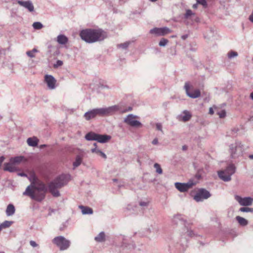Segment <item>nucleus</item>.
I'll use <instances>...</instances> for the list:
<instances>
[{"label":"nucleus","mask_w":253,"mask_h":253,"mask_svg":"<svg viewBox=\"0 0 253 253\" xmlns=\"http://www.w3.org/2000/svg\"><path fill=\"white\" fill-rule=\"evenodd\" d=\"M83 161V155H78L76 156L75 161L73 163V167L76 168L79 167Z\"/></svg>","instance_id":"b1692460"},{"label":"nucleus","mask_w":253,"mask_h":253,"mask_svg":"<svg viewBox=\"0 0 253 253\" xmlns=\"http://www.w3.org/2000/svg\"><path fill=\"white\" fill-rule=\"evenodd\" d=\"M97 133L93 132H89L87 133L85 136V138L86 140L88 141L95 140H97Z\"/></svg>","instance_id":"4be33fe9"},{"label":"nucleus","mask_w":253,"mask_h":253,"mask_svg":"<svg viewBox=\"0 0 253 253\" xmlns=\"http://www.w3.org/2000/svg\"><path fill=\"white\" fill-rule=\"evenodd\" d=\"M182 150H183V151L186 150H187V146H186V145H183V146H182Z\"/></svg>","instance_id":"3c124183"},{"label":"nucleus","mask_w":253,"mask_h":253,"mask_svg":"<svg viewBox=\"0 0 253 253\" xmlns=\"http://www.w3.org/2000/svg\"><path fill=\"white\" fill-rule=\"evenodd\" d=\"M250 96L251 99L253 100V92L251 93Z\"/></svg>","instance_id":"6e6d98bb"},{"label":"nucleus","mask_w":253,"mask_h":253,"mask_svg":"<svg viewBox=\"0 0 253 253\" xmlns=\"http://www.w3.org/2000/svg\"><path fill=\"white\" fill-rule=\"evenodd\" d=\"M132 110V107H129L128 108V109L127 110H126V111H125L124 112H126V111H131Z\"/></svg>","instance_id":"5fc2aeb1"},{"label":"nucleus","mask_w":253,"mask_h":253,"mask_svg":"<svg viewBox=\"0 0 253 253\" xmlns=\"http://www.w3.org/2000/svg\"><path fill=\"white\" fill-rule=\"evenodd\" d=\"M185 227L186 228V233L188 236L191 238H197L201 236V235L195 232V231L192 230L190 228H189L187 225Z\"/></svg>","instance_id":"a211bd4d"},{"label":"nucleus","mask_w":253,"mask_h":253,"mask_svg":"<svg viewBox=\"0 0 253 253\" xmlns=\"http://www.w3.org/2000/svg\"><path fill=\"white\" fill-rule=\"evenodd\" d=\"M2 228H1V226H0V231L1 230Z\"/></svg>","instance_id":"338daca9"},{"label":"nucleus","mask_w":253,"mask_h":253,"mask_svg":"<svg viewBox=\"0 0 253 253\" xmlns=\"http://www.w3.org/2000/svg\"><path fill=\"white\" fill-rule=\"evenodd\" d=\"M30 245L33 247H36L38 245L34 241H31L30 242Z\"/></svg>","instance_id":"c03bdc74"},{"label":"nucleus","mask_w":253,"mask_h":253,"mask_svg":"<svg viewBox=\"0 0 253 253\" xmlns=\"http://www.w3.org/2000/svg\"><path fill=\"white\" fill-rule=\"evenodd\" d=\"M236 219L240 225L242 226H246L248 224V220L242 217L237 216Z\"/></svg>","instance_id":"393cba45"},{"label":"nucleus","mask_w":253,"mask_h":253,"mask_svg":"<svg viewBox=\"0 0 253 253\" xmlns=\"http://www.w3.org/2000/svg\"><path fill=\"white\" fill-rule=\"evenodd\" d=\"M170 32V30L167 27L154 28L150 31V33L156 36H164Z\"/></svg>","instance_id":"9b49d317"},{"label":"nucleus","mask_w":253,"mask_h":253,"mask_svg":"<svg viewBox=\"0 0 253 253\" xmlns=\"http://www.w3.org/2000/svg\"><path fill=\"white\" fill-rule=\"evenodd\" d=\"M70 175L62 174L50 181L46 186L45 184L35 176L31 180V184L27 186L23 192L24 195L30 197L38 202H42L45 197V193L49 191L54 197H58L60 193L58 190L69 182Z\"/></svg>","instance_id":"f257e3e1"},{"label":"nucleus","mask_w":253,"mask_h":253,"mask_svg":"<svg viewBox=\"0 0 253 253\" xmlns=\"http://www.w3.org/2000/svg\"><path fill=\"white\" fill-rule=\"evenodd\" d=\"M139 205L140 206L143 207H147L148 205V203L146 202L141 201L139 202Z\"/></svg>","instance_id":"37998d69"},{"label":"nucleus","mask_w":253,"mask_h":253,"mask_svg":"<svg viewBox=\"0 0 253 253\" xmlns=\"http://www.w3.org/2000/svg\"><path fill=\"white\" fill-rule=\"evenodd\" d=\"M227 175V174L226 173H225V174H223L221 176H223V177H225Z\"/></svg>","instance_id":"13d9d810"},{"label":"nucleus","mask_w":253,"mask_h":253,"mask_svg":"<svg viewBox=\"0 0 253 253\" xmlns=\"http://www.w3.org/2000/svg\"><path fill=\"white\" fill-rule=\"evenodd\" d=\"M184 115L182 117V120L184 122H187L189 121L191 118V115L187 111H184L183 112Z\"/></svg>","instance_id":"c85d7f7f"},{"label":"nucleus","mask_w":253,"mask_h":253,"mask_svg":"<svg viewBox=\"0 0 253 253\" xmlns=\"http://www.w3.org/2000/svg\"><path fill=\"white\" fill-rule=\"evenodd\" d=\"M239 211L242 212H253V208L249 207H242L240 209Z\"/></svg>","instance_id":"c9c22d12"},{"label":"nucleus","mask_w":253,"mask_h":253,"mask_svg":"<svg viewBox=\"0 0 253 253\" xmlns=\"http://www.w3.org/2000/svg\"><path fill=\"white\" fill-rule=\"evenodd\" d=\"M104 87L108 88V87L107 85H105V86H104Z\"/></svg>","instance_id":"69168bd1"},{"label":"nucleus","mask_w":253,"mask_h":253,"mask_svg":"<svg viewBox=\"0 0 253 253\" xmlns=\"http://www.w3.org/2000/svg\"><path fill=\"white\" fill-rule=\"evenodd\" d=\"M119 111H120L119 106L118 105H114L107 108L92 109L86 112L84 115V117L86 120H89L97 115H110Z\"/></svg>","instance_id":"7ed1b4c3"},{"label":"nucleus","mask_w":253,"mask_h":253,"mask_svg":"<svg viewBox=\"0 0 253 253\" xmlns=\"http://www.w3.org/2000/svg\"><path fill=\"white\" fill-rule=\"evenodd\" d=\"M38 52V50L34 48L31 50H29L26 52V54L31 58H34L35 57V53Z\"/></svg>","instance_id":"c756f323"},{"label":"nucleus","mask_w":253,"mask_h":253,"mask_svg":"<svg viewBox=\"0 0 253 253\" xmlns=\"http://www.w3.org/2000/svg\"><path fill=\"white\" fill-rule=\"evenodd\" d=\"M15 211L14 206L12 204H9L6 210V214L7 216H11L13 215Z\"/></svg>","instance_id":"412c9836"},{"label":"nucleus","mask_w":253,"mask_h":253,"mask_svg":"<svg viewBox=\"0 0 253 253\" xmlns=\"http://www.w3.org/2000/svg\"><path fill=\"white\" fill-rule=\"evenodd\" d=\"M20 176H25L26 175V174L24 173H20L18 174Z\"/></svg>","instance_id":"864d4df0"},{"label":"nucleus","mask_w":253,"mask_h":253,"mask_svg":"<svg viewBox=\"0 0 253 253\" xmlns=\"http://www.w3.org/2000/svg\"><path fill=\"white\" fill-rule=\"evenodd\" d=\"M211 196V194L209 191L204 188H201L198 190L194 196V199L196 202H201L208 199Z\"/></svg>","instance_id":"0eeeda50"},{"label":"nucleus","mask_w":253,"mask_h":253,"mask_svg":"<svg viewBox=\"0 0 253 253\" xmlns=\"http://www.w3.org/2000/svg\"><path fill=\"white\" fill-rule=\"evenodd\" d=\"M198 3H195V4H194L193 5V6H192V7H193V8H194V9H196V8H197V7H198Z\"/></svg>","instance_id":"8fccbe9b"},{"label":"nucleus","mask_w":253,"mask_h":253,"mask_svg":"<svg viewBox=\"0 0 253 253\" xmlns=\"http://www.w3.org/2000/svg\"><path fill=\"white\" fill-rule=\"evenodd\" d=\"M33 27L35 29L40 30L43 27V25L40 22H35L33 23Z\"/></svg>","instance_id":"473e14b6"},{"label":"nucleus","mask_w":253,"mask_h":253,"mask_svg":"<svg viewBox=\"0 0 253 253\" xmlns=\"http://www.w3.org/2000/svg\"><path fill=\"white\" fill-rule=\"evenodd\" d=\"M244 150V146L240 141H236L229 146V151L232 158L235 159L242 156Z\"/></svg>","instance_id":"20e7f679"},{"label":"nucleus","mask_w":253,"mask_h":253,"mask_svg":"<svg viewBox=\"0 0 253 253\" xmlns=\"http://www.w3.org/2000/svg\"><path fill=\"white\" fill-rule=\"evenodd\" d=\"M154 167L156 169V172L158 174H162L163 173V170L159 164L155 163L154 165Z\"/></svg>","instance_id":"72a5a7b5"},{"label":"nucleus","mask_w":253,"mask_h":253,"mask_svg":"<svg viewBox=\"0 0 253 253\" xmlns=\"http://www.w3.org/2000/svg\"><path fill=\"white\" fill-rule=\"evenodd\" d=\"M93 145L94 146V147H96L97 148V144H96V143H94L93 144Z\"/></svg>","instance_id":"bf43d9fd"},{"label":"nucleus","mask_w":253,"mask_h":253,"mask_svg":"<svg viewBox=\"0 0 253 253\" xmlns=\"http://www.w3.org/2000/svg\"><path fill=\"white\" fill-rule=\"evenodd\" d=\"M238 55V53L236 51L231 50L228 53L227 56L228 58L231 59L233 57H237Z\"/></svg>","instance_id":"f704fd0d"},{"label":"nucleus","mask_w":253,"mask_h":253,"mask_svg":"<svg viewBox=\"0 0 253 253\" xmlns=\"http://www.w3.org/2000/svg\"><path fill=\"white\" fill-rule=\"evenodd\" d=\"M214 113L213 110L212 108H210L209 109V114L211 115H213Z\"/></svg>","instance_id":"09e8293b"},{"label":"nucleus","mask_w":253,"mask_h":253,"mask_svg":"<svg viewBox=\"0 0 253 253\" xmlns=\"http://www.w3.org/2000/svg\"><path fill=\"white\" fill-rule=\"evenodd\" d=\"M188 35L187 34H185V35H183L181 36V38L183 40H185L188 38Z\"/></svg>","instance_id":"de8ad7c7"},{"label":"nucleus","mask_w":253,"mask_h":253,"mask_svg":"<svg viewBox=\"0 0 253 253\" xmlns=\"http://www.w3.org/2000/svg\"><path fill=\"white\" fill-rule=\"evenodd\" d=\"M91 152L93 153H96L97 155H100L102 157H103L104 159H106L107 156L106 154L101 151L100 150L97 149L96 147H94L93 148H92L91 149Z\"/></svg>","instance_id":"bb28decb"},{"label":"nucleus","mask_w":253,"mask_h":253,"mask_svg":"<svg viewBox=\"0 0 253 253\" xmlns=\"http://www.w3.org/2000/svg\"><path fill=\"white\" fill-rule=\"evenodd\" d=\"M136 117V116L133 114H129L125 118L124 122L130 126L140 127L142 124L139 121L135 120Z\"/></svg>","instance_id":"6e6552de"},{"label":"nucleus","mask_w":253,"mask_h":253,"mask_svg":"<svg viewBox=\"0 0 253 253\" xmlns=\"http://www.w3.org/2000/svg\"><path fill=\"white\" fill-rule=\"evenodd\" d=\"M96 136V141L102 143H106L111 138V136L107 134H99L97 133Z\"/></svg>","instance_id":"dca6fc26"},{"label":"nucleus","mask_w":253,"mask_h":253,"mask_svg":"<svg viewBox=\"0 0 253 253\" xmlns=\"http://www.w3.org/2000/svg\"><path fill=\"white\" fill-rule=\"evenodd\" d=\"M152 2H155L157 0H150Z\"/></svg>","instance_id":"680f3d73"},{"label":"nucleus","mask_w":253,"mask_h":253,"mask_svg":"<svg viewBox=\"0 0 253 253\" xmlns=\"http://www.w3.org/2000/svg\"><path fill=\"white\" fill-rule=\"evenodd\" d=\"M45 145H41V147H45Z\"/></svg>","instance_id":"0e129e2a"},{"label":"nucleus","mask_w":253,"mask_h":253,"mask_svg":"<svg viewBox=\"0 0 253 253\" xmlns=\"http://www.w3.org/2000/svg\"><path fill=\"white\" fill-rule=\"evenodd\" d=\"M235 199L241 206H251L253 202V199L250 197L242 198L237 195L235 196Z\"/></svg>","instance_id":"f8f14e48"},{"label":"nucleus","mask_w":253,"mask_h":253,"mask_svg":"<svg viewBox=\"0 0 253 253\" xmlns=\"http://www.w3.org/2000/svg\"><path fill=\"white\" fill-rule=\"evenodd\" d=\"M194 185L192 181H189L187 183L175 182L174 185L175 188L181 192L187 191Z\"/></svg>","instance_id":"1a4fd4ad"},{"label":"nucleus","mask_w":253,"mask_h":253,"mask_svg":"<svg viewBox=\"0 0 253 253\" xmlns=\"http://www.w3.org/2000/svg\"><path fill=\"white\" fill-rule=\"evenodd\" d=\"M56 41L60 44H66L68 42V38L64 35H59L57 37Z\"/></svg>","instance_id":"f3484780"},{"label":"nucleus","mask_w":253,"mask_h":253,"mask_svg":"<svg viewBox=\"0 0 253 253\" xmlns=\"http://www.w3.org/2000/svg\"><path fill=\"white\" fill-rule=\"evenodd\" d=\"M248 157L250 160H253V154L249 155Z\"/></svg>","instance_id":"603ef678"},{"label":"nucleus","mask_w":253,"mask_h":253,"mask_svg":"<svg viewBox=\"0 0 253 253\" xmlns=\"http://www.w3.org/2000/svg\"><path fill=\"white\" fill-rule=\"evenodd\" d=\"M44 80L49 89H53L55 88L56 81L52 76L46 75L44 77Z\"/></svg>","instance_id":"4468645a"},{"label":"nucleus","mask_w":253,"mask_h":253,"mask_svg":"<svg viewBox=\"0 0 253 253\" xmlns=\"http://www.w3.org/2000/svg\"><path fill=\"white\" fill-rule=\"evenodd\" d=\"M152 144L154 145H157L158 143V140L157 138H155L152 142Z\"/></svg>","instance_id":"49530a36"},{"label":"nucleus","mask_w":253,"mask_h":253,"mask_svg":"<svg viewBox=\"0 0 253 253\" xmlns=\"http://www.w3.org/2000/svg\"><path fill=\"white\" fill-rule=\"evenodd\" d=\"M197 3L201 4L204 7H206L208 5L206 0H196Z\"/></svg>","instance_id":"ea45409f"},{"label":"nucleus","mask_w":253,"mask_h":253,"mask_svg":"<svg viewBox=\"0 0 253 253\" xmlns=\"http://www.w3.org/2000/svg\"><path fill=\"white\" fill-rule=\"evenodd\" d=\"M18 3L27 9L30 12H33L34 10V7L33 3L30 0L22 1L18 0Z\"/></svg>","instance_id":"2eb2a0df"},{"label":"nucleus","mask_w":253,"mask_h":253,"mask_svg":"<svg viewBox=\"0 0 253 253\" xmlns=\"http://www.w3.org/2000/svg\"><path fill=\"white\" fill-rule=\"evenodd\" d=\"M3 170L11 172H14L16 169L10 163H5L4 165Z\"/></svg>","instance_id":"5701e85b"},{"label":"nucleus","mask_w":253,"mask_h":253,"mask_svg":"<svg viewBox=\"0 0 253 253\" xmlns=\"http://www.w3.org/2000/svg\"><path fill=\"white\" fill-rule=\"evenodd\" d=\"M130 43L131 42L130 41L126 42L124 43L118 44L117 47L119 48H121L124 49H126L128 47Z\"/></svg>","instance_id":"7c9ffc66"},{"label":"nucleus","mask_w":253,"mask_h":253,"mask_svg":"<svg viewBox=\"0 0 253 253\" xmlns=\"http://www.w3.org/2000/svg\"><path fill=\"white\" fill-rule=\"evenodd\" d=\"M200 244H201V245H204V244H203L201 242H200Z\"/></svg>","instance_id":"774afa93"},{"label":"nucleus","mask_w":253,"mask_h":253,"mask_svg":"<svg viewBox=\"0 0 253 253\" xmlns=\"http://www.w3.org/2000/svg\"><path fill=\"white\" fill-rule=\"evenodd\" d=\"M236 168L233 164H230L224 170L218 172V177L224 181L231 179V175L235 172Z\"/></svg>","instance_id":"39448f33"},{"label":"nucleus","mask_w":253,"mask_h":253,"mask_svg":"<svg viewBox=\"0 0 253 253\" xmlns=\"http://www.w3.org/2000/svg\"><path fill=\"white\" fill-rule=\"evenodd\" d=\"M23 156H17L10 159V162L12 164H18L20 163L23 159Z\"/></svg>","instance_id":"cd10ccee"},{"label":"nucleus","mask_w":253,"mask_h":253,"mask_svg":"<svg viewBox=\"0 0 253 253\" xmlns=\"http://www.w3.org/2000/svg\"><path fill=\"white\" fill-rule=\"evenodd\" d=\"M52 46V45H48V48H51Z\"/></svg>","instance_id":"e2e57ef3"},{"label":"nucleus","mask_w":253,"mask_h":253,"mask_svg":"<svg viewBox=\"0 0 253 253\" xmlns=\"http://www.w3.org/2000/svg\"><path fill=\"white\" fill-rule=\"evenodd\" d=\"M95 240L98 242H102L105 241V234L104 232H101L94 238Z\"/></svg>","instance_id":"a878e982"},{"label":"nucleus","mask_w":253,"mask_h":253,"mask_svg":"<svg viewBox=\"0 0 253 253\" xmlns=\"http://www.w3.org/2000/svg\"><path fill=\"white\" fill-rule=\"evenodd\" d=\"M79 208L83 214H91L93 213L92 209L88 207L81 205L79 206Z\"/></svg>","instance_id":"6ab92c4d"},{"label":"nucleus","mask_w":253,"mask_h":253,"mask_svg":"<svg viewBox=\"0 0 253 253\" xmlns=\"http://www.w3.org/2000/svg\"><path fill=\"white\" fill-rule=\"evenodd\" d=\"M59 51L58 50H57V51H56V54H58L59 53Z\"/></svg>","instance_id":"052dcab7"},{"label":"nucleus","mask_w":253,"mask_h":253,"mask_svg":"<svg viewBox=\"0 0 253 253\" xmlns=\"http://www.w3.org/2000/svg\"><path fill=\"white\" fill-rule=\"evenodd\" d=\"M156 128L157 130L161 131L163 133L162 129V125L161 123H157L156 125Z\"/></svg>","instance_id":"79ce46f5"},{"label":"nucleus","mask_w":253,"mask_h":253,"mask_svg":"<svg viewBox=\"0 0 253 253\" xmlns=\"http://www.w3.org/2000/svg\"><path fill=\"white\" fill-rule=\"evenodd\" d=\"M217 114L219 116V118L221 119L225 118L226 115V113L225 110H221L220 111H218L217 112Z\"/></svg>","instance_id":"4c0bfd02"},{"label":"nucleus","mask_w":253,"mask_h":253,"mask_svg":"<svg viewBox=\"0 0 253 253\" xmlns=\"http://www.w3.org/2000/svg\"><path fill=\"white\" fill-rule=\"evenodd\" d=\"M113 181L114 182H116V181H118V180H117V179H115V178H114V179H113Z\"/></svg>","instance_id":"4d7b16f0"},{"label":"nucleus","mask_w":253,"mask_h":253,"mask_svg":"<svg viewBox=\"0 0 253 253\" xmlns=\"http://www.w3.org/2000/svg\"><path fill=\"white\" fill-rule=\"evenodd\" d=\"M80 36L81 39L87 43H93L102 41L107 37L105 32L102 30L86 29L81 31Z\"/></svg>","instance_id":"f03ea898"},{"label":"nucleus","mask_w":253,"mask_h":253,"mask_svg":"<svg viewBox=\"0 0 253 253\" xmlns=\"http://www.w3.org/2000/svg\"><path fill=\"white\" fill-rule=\"evenodd\" d=\"M172 222L176 225L181 224L186 227L187 222L186 220L184 218L183 215L180 214L174 215L172 219Z\"/></svg>","instance_id":"ddd939ff"},{"label":"nucleus","mask_w":253,"mask_h":253,"mask_svg":"<svg viewBox=\"0 0 253 253\" xmlns=\"http://www.w3.org/2000/svg\"><path fill=\"white\" fill-rule=\"evenodd\" d=\"M168 42L169 41L167 39L163 38L160 40L159 43V45L160 46H165L168 43Z\"/></svg>","instance_id":"e433bc0d"},{"label":"nucleus","mask_w":253,"mask_h":253,"mask_svg":"<svg viewBox=\"0 0 253 253\" xmlns=\"http://www.w3.org/2000/svg\"><path fill=\"white\" fill-rule=\"evenodd\" d=\"M184 89L186 94L190 98H196L201 95V92L199 89H196L191 91H190V85L188 82L185 83Z\"/></svg>","instance_id":"9d476101"},{"label":"nucleus","mask_w":253,"mask_h":253,"mask_svg":"<svg viewBox=\"0 0 253 253\" xmlns=\"http://www.w3.org/2000/svg\"><path fill=\"white\" fill-rule=\"evenodd\" d=\"M63 63L61 60H57L55 64H54L53 67L54 68H57L58 67L61 66Z\"/></svg>","instance_id":"a19ab883"},{"label":"nucleus","mask_w":253,"mask_h":253,"mask_svg":"<svg viewBox=\"0 0 253 253\" xmlns=\"http://www.w3.org/2000/svg\"><path fill=\"white\" fill-rule=\"evenodd\" d=\"M38 141L39 140L35 137L28 138L27 140L28 144L32 147L37 146L38 144Z\"/></svg>","instance_id":"aec40b11"},{"label":"nucleus","mask_w":253,"mask_h":253,"mask_svg":"<svg viewBox=\"0 0 253 253\" xmlns=\"http://www.w3.org/2000/svg\"><path fill=\"white\" fill-rule=\"evenodd\" d=\"M52 242L56 245L61 251L67 250L70 246V241L62 236L55 237Z\"/></svg>","instance_id":"423d86ee"},{"label":"nucleus","mask_w":253,"mask_h":253,"mask_svg":"<svg viewBox=\"0 0 253 253\" xmlns=\"http://www.w3.org/2000/svg\"><path fill=\"white\" fill-rule=\"evenodd\" d=\"M249 19L251 22H252L253 23V10L251 14L250 15Z\"/></svg>","instance_id":"a18cd8bd"},{"label":"nucleus","mask_w":253,"mask_h":253,"mask_svg":"<svg viewBox=\"0 0 253 253\" xmlns=\"http://www.w3.org/2000/svg\"><path fill=\"white\" fill-rule=\"evenodd\" d=\"M194 13L192 12V10L190 9H188L186 10L185 14H184V18L186 19H188L190 16L193 15Z\"/></svg>","instance_id":"58836bf2"},{"label":"nucleus","mask_w":253,"mask_h":253,"mask_svg":"<svg viewBox=\"0 0 253 253\" xmlns=\"http://www.w3.org/2000/svg\"><path fill=\"white\" fill-rule=\"evenodd\" d=\"M13 223V221H5L3 223H2L0 226H1V228H7L10 227L11 224Z\"/></svg>","instance_id":"2f4dec72"}]
</instances>
